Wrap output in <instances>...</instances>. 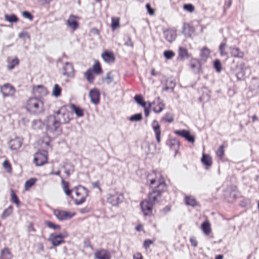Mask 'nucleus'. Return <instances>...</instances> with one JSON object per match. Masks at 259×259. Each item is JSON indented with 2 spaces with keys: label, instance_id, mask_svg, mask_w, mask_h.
<instances>
[{
  "label": "nucleus",
  "instance_id": "nucleus-1",
  "mask_svg": "<svg viewBox=\"0 0 259 259\" xmlns=\"http://www.w3.org/2000/svg\"><path fill=\"white\" fill-rule=\"evenodd\" d=\"M26 108L33 114H40L44 110L43 102L36 98H30L26 102Z\"/></svg>",
  "mask_w": 259,
  "mask_h": 259
},
{
  "label": "nucleus",
  "instance_id": "nucleus-2",
  "mask_svg": "<svg viewBox=\"0 0 259 259\" xmlns=\"http://www.w3.org/2000/svg\"><path fill=\"white\" fill-rule=\"evenodd\" d=\"M46 123L48 132L51 133H60L61 132L60 123L58 122L54 115L48 116L46 119Z\"/></svg>",
  "mask_w": 259,
  "mask_h": 259
},
{
  "label": "nucleus",
  "instance_id": "nucleus-3",
  "mask_svg": "<svg viewBox=\"0 0 259 259\" xmlns=\"http://www.w3.org/2000/svg\"><path fill=\"white\" fill-rule=\"evenodd\" d=\"M70 115L71 113L65 107H62L55 112L54 116L61 124L69 122L71 119Z\"/></svg>",
  "mask_w": 259,
  "mask_h": 259
},
{
  "label": "nucleus",
  "instance_id": "nucleus-4",
  "mask_svg": "<svg viewBox=\"0 0 259 259\" xmlns=\"http://www.w3.org/2000/svg\"><path fill=\"white\" fill-rule=\"evenodd\" d=\"M74 189L76 196L80 197L79 199H75L74 203L76 205H80L85 201L86 197L88 196L89 191L85 188L80 186L75 187Z\"/></svg>",
  "mask_w": 259,
  "mask_h": 259
},
{
  "label": "nucleus",
  "instance_id": "nucleus-5",
  "mask_svg": "<svg viewBox=\"0 0 259 259\" xmlns=\"http://www.w3.org/2000/svg\"><path fill=\"white\" fill-rule=\"evenodd\" d=\"M48 152L46 150H40L36 152L34 158V162L36 166H41L47 162Z\"/></svg>",
  "mask_w": 259,
  "mask_h": 259
},
{
  "label": "nucleus",
  "instance_id": "nucleus-6",
  "mask_svg": "<svg viewBox=\"0 0 259 259\" xmlns=\"http://www.w3.org/2000/svg\"><path fill=\"white\" fill-rule=\"evenodd\" d=\"M154 204L147 199L142 200L140 203V207L145 216H151L153 212V207Z\"/></svg>",
  "mask_w": 259,
  "mask_h": 259
},
{
  "label": "nucleus",
  "instance_id": "nucleus-7",
  "mask_svg": "<svg viewBox=\"0 0 259 259\" xmlns=\"http://www.w3.org/2000/svg\"><path fill=\"white\" fill-rule=\"evenodd\" d=\"M0 91L4 97H13L16 91L13 85L9 83H7L1 86Z\"/></svg>",
  "mask_w": 259,
  "mask_h": 259
},
{
  "label": "nucleus",
  "instance_id": "nucleus-8",
  "mask_svg": "<svg viewBox=\"0 0 259 259\" xmlns=\"http://www.w3.org/2000/svg\"><path fill=\"white\" fill-rule=\"evenodd\" d=\"M62 74L68 78H72L74 76L75 70L73 65L70 62H66L62 67Z\"/></svg>",
  "mask_w": 259,
  "mask_h": 259
},
{
  "label": "nucleus",
  "instance_id": "nucleus-9",
  "mask_svg": "<svg viewBox=\"0 0 259 259\" xmlns=\"http://www.w3.org/2000/svg\"><path fill=\"white\" fill-rule=\"evenodd\" d=\"M54 214L60 221H64L71 219L75 215V213H70L69 211L60 210L58 209L54 211Z\"/></svg>",
  "mask_w": 259,
  "mask_h": 259
},
{
  "label": "nucleus",
  "instance_id": "nucleus-10",
  "mask_svg": "<svg viewBox=\"0 0 259 259\" xmlns=\"http://www.w3.org/2000/svg\"><path fill=\"white\" fill-rule=\"evenodd\" d=\"M174 133L185 138L187 141L191 143H194L195 142V137L191 134L190 131L188 130H176L174 132Z\"/></svg>",
  "mask_w": 259,
  "mask_h": 259
},
{
  "label": "nucleus",
  "instance_id": "nucleus-11",
  "mask_svg": "<svg viewBox=\"0 0 259 259\" xmlns=\"http://www.w3.org/2000/svg\"><path fill=\"white\" fill-rule=\"evenodd\" d=\"M149 108H151L153 105V111L156 113L161 112L165 107V105L161 102L160 97H157L152 103L149 102Z\"/></svg>",
  "mask_w": 259,
  "mask_h": 259
},
{
  "label": "nucleus",
  "instance_id": "nucleus-12",
  "mask_svg": "<svg viewBox=\"0 0 259 259\" xmlns=\"http://www.w3.org/2000/svg\"><path fill=\"white\" fill-rule=\"evenodd\" d=\"M78 17L71 15L67 20V25L72 30L74 31L78 27Z\"/></svg>",
  "mask_w": 259,
  "mask_h": 259
},
{
  "label": "nucleus",
  "instance_id": "nucleus-13",
  "mask_svg": "<svg viewBox=\"0 0 259 259\" xmlns=\"http://www.w3.org/2000/svg\"><path fill=\"white\" fill-rule=\"evenodd\" d=\"M100 96V94L99 91L96 88L91 90L89 92V97L90 98L91 101L95 105L99 103Z\"/></svg>",
  "mask_w": 259,
  "mask_h": 259
},
{
  "label": "nucleus",
  "instance_id": "nucleus-14",
  "mask_svg": "<svg viewBox=\"0 0 259 259\" xmlns=\"http://www.w3.org/2000/svg\"><path fill=\"white\" fill-rule=\"evenodd\" d=\"M161 194L160 192L156 189H153L148 194V200L155 204L158 201V199L160 198Z\"/></svg>",
  "mask_w": 259,
  "mask_h": 259
},
{
  "label": "nucleus",
  "instance_id": "nucleus-15",
  "mask_svg": "<svg viewBox=\"0 0 259 259\" xmlns=\"http://www.w3.org/2000/svg\"><path fill=\"white\" fill-rule=\"evenodd\" d=\"M152 126L155 134L156 139L157 143L160 142L161 130L160 126L158 121L154 120L152 122Z\"/></svg>",
  "mask_w": 259,
  "mask_h": 259
},
{
  "label": "nucleus",
  "instance_id": "nucleus-16",
  "mask_svg": "<svg viewBox=\"0 0 259 259\" xmlns=\"http://www.w3.org/2000/svg\"><path fill=\"white\" fill-rule=\"evenodd\" d=\"M164 37L168 42H172L176 38V31L173 29H167L163 32Z\"/></svg>",
  "mask_w": 259,
  "mask_h": 259
},
{
  "label": "nucleus",
  "instance_id": "nucleus-17",
  "mask_svg": "<svg viewBox=\"0 0 259 259\" xmlns=\"http://www.w3.org/2000/svg\"><path fill=\"white\" fill-rule=\"evenodd\" d=\"M167 145H168L170 148L174 150L176 154L179 149L180 142L177 139H172L167 142Z\"/></svg>",
  "mask_w": 259,
  "mask_h": 259
},
{
  "label": "nucleus",
  "instance_id": "nucleus-18",
  "mask_svg": "<svg viewBox=\"0 0 259 259\" xmlns=\"http://www.w3.org/2000/svg\"><path fill=\"white\" fill-rule=\"evenodd\" d=\"M22 144V142L20 138H16L10 141V148L12 150H16L21 146Z\"/></svg>",
  "mask_w": 259,
  "mask_h": 259
},
{
  "label": "nucleus",
  "instance_id": "nucleus-19",
  "mask_svg": "<svg viewBox=\"0 0 259 259\" xmlns=\"http://www.w3.org/2000/svg\"><path fill=\"white\" fill-rule=\"evenodd\" d=\"M67 236V234L66 233H64L63 235H58L54 236L51 239V242L52 243V245L54 246L59 245L61 243L64 242L63 238Z\"/></svg>",
  "mask_w": 259,
  "mask_h": 259
},
{
  "label": "nucleus",
  "instance_id": "nucleus-20",
  "mask_svg": "<svg viewBox=\"0 0 259 259\" xmlns=\"http://www.w3.org/2000/svg\"><path fill=\"white\" fill-rule=\"evenodd\" d=\"M154 189H156L157 191H159L161 194H162L163 192L166 191L167 186L164 182L163 178L161 176H160V178L158 180L157 186Z\"/></svg>",
  "mask_w": 259,
  "mask_h": 259
},
{
  "label": "nucleus",
  "instance_id": "nucleus-21",
  "mask_svg": "<svg viewBox=\"0 0 259 259\" xmlns=\"http://www.w3.org/2000/svg\"><path fill=\"white\" fill-rule=\"evenodd\" d=\"M154 189H156L157 191H159L161 194H162L163 192L166 191L167 186L164 182L163 178L161 176H160V178L158 180L157 186Z\"/></svg>",
  "mask_w": 259,
  "mask_h": 259
},
{
  "label": "nucleus",
  "instance_id": "nucleus-22",
  "mask_svg": "<svg viewBox=\"0 0 259 259\" xmlns=\"http://www.w3.org/2000/svg\"><path fill=\"white\" fill-rule=\"evenodd\" d=\"M230 53L232 57L238 58H242L244 54L238 48L232 47L230 48Z\"/></svg>",
  "mask_w": 259,
  "mask_h": 259
},
{
  "label": "nucleus",
  "instance_id": "nucleus-23",
  "mask_svg": "<svg viewBox=\"0 0 259 259\" xmlns=\"http://www.w3.org/2000/svg\"><path fill=\"white\" fill-rule=\"evenodd\" d=\"M101 56L104 61L106 63H110L113 61V54L111 52L105 51Z\"/></svg>",
  "mask_w": 259,
  "mask_h": 259
},
{
  "label": "nucleus",
  "instance_id": "nucleus-24",
  "mask_svg": "<svg viewBox=\"0 0 259 259\" xmlns=\"http://www.w3.org/2000/svg\"><path fill=\"white\" fill-rule=\"evenodd\" d=\"M35 94H37L40 97L45 96L48 94L47 89L42 85H38L33 90Z\"/></svg>",
  "mask_w": 259,
  "mask_h": 259
},
{
  "label": "nucleus",
  "instance_id": "nucleus-25",
  "mask_svg": "<svg viewBox=\"0 0 259 259\" xmlns=\"http://www.w3.org/2000/svg\"><path fill=\"white\" fill-rule=\"evenodd\" d=\"M210 92L207 90V88H203V94L201 96H200L198 100L201 102L205 103L208 102L210 98V95L209 94Z\"/></svg>",
  "mask_w": 259,
  "mask_h": 259
},
{
  "label": "nucleus",
  "instance_id": "nucleus-26",
  "mask_svg": "<svg viewBox=\"0 0 259 259\" xmlns=\"http://www.w3.org/2000/svg\"><path fill=\"white\" fill-rule=\"evenodd\" d=\"M95 256L97 259H110V255L105 250L97 251L95 254Z\"/></svg>",
  "mask_w": 259,
  "mask_h": 259
},
{
  "label": "nucleus",
  "instance_id": "nucleus-27",
  "mask_svg": "<svg viewBox=\"0 0 259 259\" xmlns=\"http://www.w3.org/2000/svg\"><path fill=\"white\" fill-rule=\"evenodd\" d=\"M12 254L10 249L7 247H5L1 251L0 259H11Z\"/></svg>",
  "mask_w": 259,
  "mask_h": 259
},
{
  "label": "nucleus",
  "instance_id": "nucleus-28",
  "mask_svg": "<svg viewBox=\"0 0 259 259\" xmlns=\"http://www.w3.org/2000/svg\"><path fill=\"white\" fill-rule=\"evenodd\" d=\"M179 57L181 60H184L186 58H189L190 57V54L188 53V51L187 49L180 47L179 49Z\"/></svg>",
  "mask_w": 259,
  "mask_h": 259
},
{
  "label": "nucleus",
  "instance_id": "nucleus-29",
  "mask_svg": "<svg viewBox=\"0 0 259 259\" xmlns=\"http://www.w3.org/2000/svg\"><path fill=\"white\" fill-rule=\"evenodd\" d=\"M185 203L187 205H190L193 207L197 206L199 205L195 197L192 196L185 197Z\"/></svg>",
  "mask_w": 259,
  "mask_h": 259
},
{
  "label": "nucleus",
  "instance_id": "nucleus-30",
  "mask_svg": "<svg viewBox=\"0 0 259 259\" xmlns=\"http://www.w3.org/2000/svg\"><path fill=\"white\" fill-rule=\"evenodd\" d=\"M61 184L62 186V188L63 189V191L65 193V194L67 196H71V197H72V196L71 195V190H70L69 188V183L62 179L61 181Z\"/></svg>",
  "mask_w": 259,
  "mask_h": 259
},
{
  "label": "nucleus",
  "instance_id": "nucleus-31",
  "mask_svg": "<svg viewBox=\"0 0 259 259\" xmlns=\"http://www.w3.org/2000/svg\"><path fill=\"white\" fill-rule=\"evenodd\" d=\"M201 160L202 163L207 166H210L212 165L211 157L208 155L203 153Z\"/></svg>",
  "mask_w": 259,
  "mask_h": 259
},
{
  "label": "nucleus",
  "instance_id": "nucleus-32",
  "mask_svg": "<svg viewBox=\"0 0 259 259\" xmlns=\"http://www.w3.org/2000/svg\"><path fill=\"white\" fill-rule=\"evenodd\" d=\"M209 55L210 51L207 48L204 47L201 50L200 56L202 60L205 61L209 57Z\"/></svg>",
  "mask_w": 259,
  "mask_h": 259
},
{
  "label": "nucleus",
  "instance_id": "nucleus-33",
  "mask_svg": "<svg viewBox=\"0 0 259 259\" xmlns=\"http://www.w3.org/2000/svg\"><path fill=\"white\" fill-rule=\"evenodd\" d=\"M134 99L139 105L143 107H145L146 106V103L144 101L143 97L142 95H136L134 97Z\"/></svg>",
  "mask_w": 259,
  "mask_h": 259
},
{
  "label": "nucleus",
  "instance_id": "nucleus-34",
  "mask_svg": "<svg viewBox=\"0 0 259 259\" xmlns=\"http://www.w3.org/2000/svg\"><path fill=\"white\" fill-rule=\"evenodd\" d=\"M202 229L203 231V232L206 234L208 235L210 233L211 229H210V225L209 222L206 221L202 223L201 225Z\"/></svg>",
  "mask_w": 259,
  "mask_h": 259
},
{
  "label": "nucleus",
  "instance_id": "nucleus-35",
  "mask_svg": "<svg viewBox=\"0 0 259 259\" xmlns=\"http://www.w3.org/2000/svg\"><path fill=\"white\" fill-rule=\"evenodd\" d=\"M71 108L78 117H82L83 115V110L79 107L71 104Z\"/></svg>",
  "mask_w": 259,
  "mask_h": 259
},
{
  "label": "nucleus",
  "instance_id": "nucleus-36",
  "mask_svg": "<svg viewBox=\"0 0 259 259\" xmlns=\"http://www.w3.org/2000/svg\"><path fill=\"white\" fill-rule=\"evenodd\" d=\"M5 19L6 21L10 23H16L18 21V19L17 16L14 14L11 15H5Z\"/></svg>",
  "mask_w": 259,
  "mask_h": 259
},
{
  "label": "nucleus",
  "instance_id": "nucleus-37",
  "mask_svg": "<svg viewBox=\"0 0 259 259\" xmlns=\"http://www.w3.org/2000/svg\"><path fill=\"white\" fill-rule=\"evenodd\" d=\"M36 179L30 178L25 182L24 188L25 190H29L36 182Z\"/></svg>",
  "mask_w": 259,
  "mask_h": 259
},
{
  "label": "nucleus",
  "instance_id": "nucleus-38",
  "mask_svg": "<svg viewBox=\"0 0 259 259\" xmlns=\"http://www.w3.org/2000/svg\"><path fill=\"white\" fill-rule=\"evenodd\" d=\"M19 60L17 58H15L12 60L8 61V64L7 65L8 69L9 70L13 69L15 66L19 64Z\"/></svg>",
  "mask_w": 259,
  "mask_h": 259
},
{
  "label": "nucleus",
  "instance_id": "nucleus-39",
  "mask_svg": "<svg viewBox=\"0 0 259 259\" xmlns=\"http://www.w3.org/2000/svg\"><path fill=\"white\" fill-rule=\"evenodd\" d=\"M84 76H85L87 80L90 83H92L94 79V76L92 74V70L91 69H88L87 71L84 73Z\"/></svg>",
  "mask_w": 259,
  "mask_h": 259
},
{
  "label": "nucleus",
  "instance_id": "nucleus-40",
  "mask_svg": "<svg viewBox=\"0 0 259 259\" xmlns=\"http://www.w3.org/2000/svg\"><path fill=\"white\" fill-rule=\"evenodd\" d=\"M61 89L57 84H55L52 91V95L54 97L57 98L61 95Z\"/></svg>",
  "mask_w": 259,
  "mask_h": 259
},
{
  "label": "nucleus",
  "instance_id": "nucleus-41",
  "mask_svg": "<svg viewBox=\"0 0 259 259\" xmlns=\"http://www.w3.org/2000/svg\"><path fill=\"white\" fill-rule=\"evenodd\" d=\"M143 118L142 114L141 113L135 114L131 116L128 119L131 121H141Z\"/></svg>",
  "mask_w": 259,
  "mask_h": 259
},
{
  "label": "nucleus",
  "instance_id": "nucleus-42",
  "mask_svg": "<svg viewBox=\"0 0 259 259\" xmlns=\"http://www.w3.org/2000/svg\"><path fill=\"white\" fill-rule=\"evenodd\" d=\"M12 211L13 207L12 206H9L7 209L4 210L2 214L1 218L3 219H5L12 213Z\"/></svg>",
  "mask_w": 259,
  "mask_h": 259
},
{
  "label": "nucleus",
  "instance_id": "nucleus-43",
  "mask_svg": "<svg viewBox=\"0 0 259 259\" xmlns=\"http://www.w3.org/2000/svg\"><path fill=\"white\" fill-rule=\"evenodd\" d=\"M93 71L96 74H100L102 72V69L99 61H96L93 65Z\"/></svg>",
  "mask_w": 259,
  "mask_h": 259
},
{
  "label": "nucleus",
  "instance_id": "nucleus-44",
  "mask_svg": "<svg viewBox=\"0 0 259 259\" xmlns=\"http://www.w3.org/2000/svg\"><path fill=\"white\" fill-rule=\"evenodd\" d=\"M123 200L124 197L122 194H114V201H116V204H114V205H118V204L122 202Z\"/></svg>",
  "mask_w": 259,
  "mask_h": 259
},
{
  "label": "nucleus",
  "instance_id": "nucleus-45",
  "mask_svg": "<svg viewBox=\"0 0 259 259\" xmlns=\"http://www.w3.org/2000/svg\"><path fill=\"white\" fill-rule=\"evenodd\" d=\"M213 67L218 72H220L222 70L221 61L219 59H216L213 62Z\"/></svg>",
  "mask_w": 259,
  "mask_h": 259
},
{
  "label": "nucleus",
  "instance_id": "nucleus-46",
  "mask_svg": "<svg viewBox=\"0 0 259 259\" xmlns=\"http://www.w3.org/2000/svg\"><path fill=\"white\" fill-rule=\"evenodd\" d=\"M162 119L169 123H171L174 121L173 115L170 113H166L162 117Z\"/></svg>",
  "mask_w": 259,
  "mask_h": 259
},
{
  "label": "nucleus",
  "instance_id": "nucleus-47",
  "mask_svg": "<svg viewBox=\"0 0 259 259\" xmlns=\"http://www.w3.org/2000/svg\"><path fill=\"white\" fill-rule=\"evenodd\" d=\"M3 166L8 172L11 173L12 172V167L8 160H5L4 161Z\"/></svg>",
  "mask_w": 259,
  "mask_h": 259
},
{
  "label": "nucleus",
  "instance_id": "nucleus-48",
  "mask_svg": "<svg viewBox=\"0 0 259 259\" xmlns=\"http://www.w3.org/2000/svg\"><path fill=\"white\" fill-rule=\"evenodd\" d=\"M11 201L13 203H15L17 206L19 205V200L13 190H11Z\"/></svg>",
  "mask_w": 259,
  "mask_h": 259
},
{
  "label": "nucleus",
  "instance_id": "nucleus-49",
  "mask_svg": "<svg viewBox=\"0 0 259 259\" xmlns=\"http://www.w3.org/2000/svg\"><path fill=\"white\" fill-rule=\"evenodd\" d=\"M163 55L167 59H171L175 56V53L172 51L166 50L164 52Z\"/></svg>",
  "mask_w": 259,
  "mask_h": 259
},
{
  "label": "nucleus",
  "instance_id": "nucleus-50",
  "mask_svg": "<svg viewBox=\"0 0 259 259\" xmlns=\"http://www.w3.org/2000/svg\"><path fill=\"white\" fill-rule=\"evenodd\" d=\"M216 154L220 158H222L224 156V146L221 145L216 152Z\"/></svg>",
  "mask_w": 259,
  "mask_h": 259
},
{
  "label": "nucleus",
  "instance_id": "nucleus-51",
  "mask_svg": "<svg viewBox=\"0 0 259 259\" xmlns=\"http://www.w3.org/2000/svg\"><path fill=\"white\" fill-rule=\"evenodd\" d=\"M226 44L225 42L222 43L219 47V51L221 56H226L227 53L225 52V48L226 47Z\"/></svg>",
  "mask_w": 259,
  "mask_h": 259
},
{
  "label": "nucleus",
  "instance_id": "nucleus-52",
  "mask_svg": "<svg viewBox=\"0 0 259 259\" xmlns=\"http://www.w3.org/2000/svg\"><path fill=\"white\" fill-rule=\"evenodd\" d=\"M46 224L49 228H53L54 230H59L60 229V226L58 225H55L52 222L50 221L46 222Z\"/></svg>",
  "mask_w": 259,
  "mask_h": 259
},
{
  "label": "nucleus",
  "instance_id": "nucleus-53",
  "mask_svg": "<svg viewBox=\"0 0 259 259\" xmlns=\"http://www.w3.org/2000/svg\"><path fill=\"white\" fill-rule=\"evenodd\" d=\"M183 7L184 10L189 12H193L195 9L194 6L191 4H185Z\"/></svg>",
  "mask_w": 259,
  "mask_h": 259
},
{
  "label": "nucleus",
  "instance_id": "nucleus-54",
  "mask_svg": "<svg viewBox=\"0 0 259 259\" xmlns=\"http://www.w3.org/2000/svg\"><path fill=\"white\" fill-rule=\"evenodd\" d=\"M154 241L150 239H146L143 243V247L145 249H148L150 245L153 243Z\"/></svg>",
  "mask_w": 259,
  "mask_h": 259
},
{
  "label": "nucleus",
  "instance_id": "nucleus-55",
  "mask_svg": "<svg viewBox=\"0 0 259 259\" xmlns=\"http://www.w3.org/2000/svg\"><path fill=\"white\" fill-rule=\"evenodd\" d=\"M22 16L23 17H24L25 18H27L30 21L32 20V19H33L32 15L28 12H27V11L23 12Z\"/></svg>",
  "mask_w": 259,
  "mask_h": 259
},
{
  "label": "nucleus",
  "instance_id": "nucleus-56",
  "mask_svg": "<svg viewBox=\"0 0 259 259\" xmlns=\"http://www.w3.org/2000/svg\"><path fill=\"white\" fill-rule=\"evenodd\" d=\"M190 241L191 242V244L192 246H193L194 247H196L197 246L198 242H197V241L196 239L195 238V237H190Z\"/></svg>",
  "mask_w": 259,
  "mask_h": 259
},
{
  "label": "nucleus",
  "instance_id": "nucleus-57",
  "mask_svg": "<svg viewBox=\"0 0 259 259\" xmlns=\"http://www.w3.org/2000/svg\"><path fill=\"white\" fill-rule=\"evenodd\" d=\"M111 73V72L108 73L107 74L106 77L104 79H103V80L106 81L107 83H110L112 81V78L110 75Z\"/></svg>",
  "mask_w": 259,
  "mask_h": 259
},
{
  "label": "nucleus",
  "instance_id": "nucleus-58",
  "mask_svg": "<svg viewBox=\"0 0 259 259\" xmlns=\"http://www.w3.org/2000/svg\"><path fill=\"white\" fill-rule=\"evenodd\" d=\"M146 7L149 14L153 15L154 14V10L151 8L149 4H146Z\"/></svg>",
  "mask_w": 259,
  "mask_h": 259
},
{
  "label": "nucleus",
  "instance_id": "nucleus-59",
  "mask_svg": "<svg viewBox=\"0 0 259 259\" xmlns=\"http://www.w3.org/2000/svg\"><path fill=\"white\" fill-rule=\"evenodd\" d=\"M127 40L125 41L124 45L131 47H133V43L132 41L131 37L128 36H126Z\"/></svg>",
  "mask_w": 259,
  "mask_h": 259
},
{
  "label": "nucleus",
  "instance_id": "nucleus-60",
  "mask_svg": "<svg viewBox=\"0 0 259 259\" xmlns=\"http://www.w3.org/2000/svg\"><path fill=\"white\" fill-rule=\"evenodd\" d=\"M170 209L171 206L170 205H167L161 210V212L165 214L170 211Z\"/></svg>",
  "mask_w": 259,
  "mask_h": 259
},
{
  "label": "nucleus",
  "instance_id": "nucleus-61",
  "mask_svg": "<svg viewBox=\"0 0 259 259\" xmlns=\"http://www.w3.org/2000/svg\"><path fill=\"white\" fill-rule=\"evenodd\" d=\"M119 18H114V30L119 27Z\"/></svg>",
  "mask_w": 259,
  "mask_h": 259
},
{
  "label": "nucleus",
  "instance_id": "nucleus-62",
  "mask_svg": "<svg viewBox=\"0 0 259 259\" xmlns=\"http://www.w3.org/2000/svg\"><path fill=\"white\" fill-rule=\"evenodd\" d=\"M19 37L20 38H25L26 37H28L29 39H30V35L28 34V33L26 32H21L19 34Z\"/></svg>",
  "mask_w": 259,
  "mask_h": 259
},
{
  "label": "nucleus",
  "instance_id": "nucleus-63",
  "mask_svg": "<svg viewBox=\"0 0 259 259\" xmlns=\"http://www.w3.org/2000/svg\"><path fill=\"white\" fill-rule=\"evenodd\" d=\"M133 259H143L142 254L140 252H137L133 255Z\"/></svg>",
  "mask_w": 259,
  "mask_h": 259
},
{
  "label": "nucleus",
  "instance_id": "nucleus-64",
  "mask_svg": "<svg viewBox=\"0 0 259 259\" xmlns=\"http://www.w3.org/2000/svg\"><path fill=\"white\" fill-rule=\"evenodd\" d=\"M194 61H195L197 63H199V62L197 60H194L192 61L190 64V66L191 68L192 69H195L197 66L196 64L195 63H194Z\"/></svg>",
  "mask_w": 259,
  "mask_h": 259
}]
</instances>
